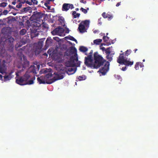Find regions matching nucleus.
Segmentation results:
<instances>
[{"mask_svg":"<svg viewBox=\"0 0 158 158\" xmlns=\"http://www.w3.org/2000/svg\"><path fill=\"white\" fill-rule=\"evenodd\" d=\"M64 72L63 70H60L57 72H55L53 74V78L46 81L44 76H41L38 77L37 80L40 84H51L56 81L62 79L64 77Z\"/></svg>","mask_w":158,"mask_h":158,"instance_id":"obj_1","label":"nucleus"},{"mask_svg":"<svg viewBox=\"0 0 158 158\" xmlns=\"http://www.w3.org/2000/svg\"><path fill=\"white\" fill-rule=\"evenodd\" d=\"M94 69H97L103 65L106 61L102 56L99 54L98 52H95L94 54Z\"/></svg>","mask_w":158,"mask_h":158,"instance_id":"obj_2","label":"nucleus"},{"mask_svg":"<svg viewBox=\"0 0 158 158\" xmlns=\"http://www.w3.org/2000/svg\"><path fill=\"white\" fill-rule=\"evenodd\" d=\"M124 53L120 54L118 59L117 60V62L121 64H123L127 66H131L134 63V61L131 60V59L125 58L124 56Z\"/></svg>","mask_w":158,"mask_h":158,"instance_id":"obj_3","label":"nucleus"},{"mask_svg":"<svg viewBox=\"0 0 158 158\" xmlns=\"http://www.w3.org/2000/svg\"><path fill=\"white\" fill-rule=\"evenodd\" d=\"M35 79V76L31 79V80L28 81L27 82H26L24 80L23 77H18L16 80V83L20 85H32L34 83V81Z\"/></svg>","mask_w":158,"mask_h":158,"instance_id":"obj_4","label":"nucleus"},{"mask_svg":"<svg viewBox=\"0 0 158 158\" xmlns=\"http://www.w3.org/2000/svg\"><path fill=\"white\" fill-rule=\"evenodd\" d=\"M45 40V38L41 39L38 42L35 48V55H38L40 54L42 51V49L43 47V43Z\"/></svg>","mask_w":158,"mask_h":158,"instance_id":"obj_5","label":"nucleus"},{"mask_svg":"<svg viewBox=\"0 0 158 158\" xmlns=\"http://www.w3.org/2000/svg\"><path fill=\"white\" fill-rule=\"evenodd\" d=\"M14 40V38L11 36L9 37L6 40V42L8 43V45L7 47V50L10 52H12L13 51L14 48L13 42Z\"/></svg>","mask_w":158,"mask_h":158,"instance_id":"obj_6","label":"nucleus"},{"mask_svg":"<svg viewBox=\"0 0 158 158\" xmlns=\"http://www.w3.org/2000/svg\"><path fill=\"white\" fill-rule=\"evenodd\" d=\"M84 63L87 67L94 69V62H93V58H90L89 57H85Z\"/></svg>","mask_w":158,"mask_h":158,"instance_id":"obj_7","label":"nucleus"},{"mask_svg":"<svg viewBox=\"0 0 158 158\" xmlns=\"http://www.w3.org/2000/svg\"><path fill=\"white\" fill-rule=\"evenodd\" d=\"M43 14L42 13L40 12H38L37 11H34L33 12V15L30 18V20H31V19H34L36 20V21H38L42 18Z\"/></svg>","mask_w":158,"mask_h":158,"instance_id":"obj_8","label":"nucleus"},{"mask_svg":"<svg viewBox=\"0 0 158 158\" xmlns=\"http://www.w3.org/2000/svg\"><path fill=\"white\" fill-rule=\"evenodd\" d=\"M64 29L60 27L56 28L51 32V33L53 35H61L64 32Z\"/></svg>","mask_w":158,"mask_h":158,"instance_id":"obj_9","label":"nucleus"},{"mask_svg":"<svg viewBox=\"0 0 158 158\" xmlns=\"http://www.w3.org/2000/svg\"><path fill=\"white\" fill-rule=\"evenodd\" d=\"M109 64L108 62H106L104 66L99 69L98 72H100L103 75H105L109 69Z\"/></svg>","mask_w":158,"mask_h":158,"instance_id":"obj_10","label":"nucleus"},{"mask_svg":"<svg viewBox=\"0 0 158 158\" xmlns=\"http://www.w3.org/2000/svg\"><path fill=\"white\" fill-rule=\"evenodd\" d=\"M13 72H14L12 71H11L8 73L6 72L4 75H3L4 81H6L11 80L14 77V76L12 75V73Z\"/></svg>","mask_w":158,"mask_h":158,"instance_id":"obj_11","label":"nucleus"},{"mask_svg":"<svg viewBox=\"0 0 158 158\" xmlns=\"http://www.w3.org/2000/svg\"><path fill=\"white\" fill-rule=\"evenodd\" d=\"M31 21L32 27H36L37 29L39 28L40 27V23L39 22L36 21V20L34 19V20H33L32 19H31Z\"/></svg>","mask_w":158,"mask_h":158,"instance_id":"obj_12","label":"nucleus"},{"mask_svg":"<svg viewBox=\"0 0 158 158\" xmlns=\"http://www.w3.org/2000/svg\"><path fill=\"white\" fill-rule=\"evenodd\" d=\"M36 69V67L34 65H31L27 72L29 73H32L35 74L37 73Z\"/></svg>","mask_w":158,"mask_h":158,"instance_id":"obj_13","label":"nucleus"},{"mask_svg":"<svg viewBox=\"0 0 158 158\" xmlns=\"http://www.w3.org/2000/svg\"><path fill=\"white\" fill-rule=\"evenodd\" d=\"M85 26L82 24V23H80L79 25L78 29L80 33H83L86 31Z\"/></svg>","mask_w":158,"mask_h":158,"instance_id":"obj_14","label":"nucleus"},{"mask_svg":"<svg viewBox=\"0 0 158 158\" xmlns=\"http://www.w3.org/2000/svg\"><path fill=\"white\" fill-rule=\"evenodd\" d=\"M23 77L26 82H27L28 81L30 80L33 77H31L29 73L27 72Z\"/></svg>","mask_w":158,"mask_h":158,"instance_id":"obj_15","label":"nucleus"},{"mask_svg":"<svg viewBox=\"0 0 158 158\" xmlns=\"http://www.w3.org/2000/svg\"><path fill=\"white\" fill-rule=\"evenodd\" d=\"M76 70L74 69L71 67H68L66 69V73L69 75H70L74 74L76 72Z\"/></svg>","mask_w":158,"mask_h":158,"instance_id":"obj_16","label":"nucleus"},{"mask_svg":"<svg viewBox=\"0 0 158 158\" xmlns=\"http://www.w3.org/2000/svg\"><path fill=\"white\" fill-rule=\"evenodd\" d=\"M102 16L104 18H108L109 20H110L113 18L112 15L109 12H108L107 14L105 12H103L102 14Z\"/></svg>","mask_w":158,"mask_h":158,"instance_id":"obj_17","label":"nucleus"},{"mask_svg":"<svg viewBox=\"0 0 158 158\" xmlns=\"http://www.w3.org/2000/svg\"><path fill=\"white\" fill-rule=\"evenodd\" d=\"M52 40L50 38H48L45 42V47L46 48H47L50 45H51V44L52 43Z\"/></svg>","mask_w":158,"mask_h":158,"instance_id":"obj_18","label":"nucleus"},{"mask_svg":"<svg viewBox=\"0 0 158 158\" xmlns=\"http://www.w3.org/2000/svg\"><path fill=\"white\" fill-rule=\"evenodd\" d=\"M6 67L4 64H2L0 66V72L2 74V75H4L6 70Z\"/></svg>","mask_w":158,"mask_h":158,"instance_id":"obj_19","label":"nucleus"},{"mask_svg":"<svg viewBox=\"0 0 158 158\" xmlns=\"http://www.w3.org/2000/svg\"><path fill=\"white\" fill-rule=\"evenodd\" d=\"M69 4L68 3H64L62 7V10L63 11H67L69 9Z\"/></svg>","mask_w":158,"mask_h":158,"instance_id":"obj_20","label":"nucleus"},{"mask_svg":"<svg viewBox=\"0 0 158 158\" xmlns=\"http://www.w3.org/2000/svg\"><path fill=\"white\" fill-rule=\"evenodd\" d=\"M22 56L23 57V58L24 60L25 59V56L23 54H22ZM29 65V62L27 60H24V65L23 66V68H25L26 67H28Z\"/></svg>","mask_w":158,"mask_h":158,"instance_id":"obj_21","label":"nucleus"},{"mask_svg":"<svg viewBox=\"0 0 158 158\" xmlns=\"http://www.w3.org/2000/svg\"><path fill=\"white\" fill-rule=\"evenodd\" d=\"M68 49H69V51H70V53H71L72 54H73L77 52V49L74 47H73L72 46L71 47Z\"/></svg>","mask_w":158,"mask_h":158,"instance_id":"obj_22","label":"nucleus"},{"mask_svg":"<svg viewBox=\"0 0 158 158\" xmlns=\"http://www.w3.org/2000/svg\"><path fill=\"white\" fill-rule=\"evenodd\" d=\"M90 21L89 20H85L84 21H82L81 23H82V24L86 27H89Z\"/></svg>","mask_w":158,"mask_h":158,"instance_id":"obj_23","label":"nucleus"},{"mask_svg":"<svg viewBox=\"0 0 158 158\" xmlns=\"http://www.w3.org/2000/svg\"><path fill=\"white\" fill-rule=\"evenodd\" d=\"M79 50L81 52H86L88 50V48L83 46H81L79 48Z\"/></svg>","mask_w":158,"mask_h":158,"instance_id":"obj_24","label":"nucleus"},{"mask_svg":"<svg viewBox=\"0 0 158 158\" xmlns=\"http://www.w3.org/2000/svg\"><path fill=\"white\" fill-rule=\"evenodd\" d=\"M31 36H33L34 37L37 36L39 35V33L37 30H34L31 32Z\"/></svg>","mask_w":158,"mask_h":158,"instance_id":"obj_25","label":"nucleus"},{"mask_svg":"<svg viewBox=\"0 0 158 158\" xmlns=\"http://www.w3.org/2000/svg\"><path fill=\"white\" fill-rule=\"evenodd\" d=\"M44 76L45 77V79H46V81H47L48 79L50 78H51L52 77V75L51 73L49 72Z\"/></svg>","mask_w":158,"mask_h":158,"instance_id":"obj_26","label":"nucleus"},{"mask_svg":"<svg viewBox=\"0 0 158 158\" xmlns=\"http://www.w3.org/2000/svg\"><path fill=\"white\" fill-rule=\"evenodd\" d=\"M102 41V39H98L94 41V43L97 45H99Z\"/></svg>","mask_w":158,"mask_h":158,"instance_id":"obj_27","label":"nucleus"},{"mask_svg":"<svg viewBox=\"0 0 158 158\" xmlns=\"http://www.w3.org/2000/svg\"><path fill=\"white\" fill-rule=\"evenodd\" d=\"M66 38H67V39H69V40H70L72 41H75L77 43V40L75 39L73 37L71 36H69L66 37Z\"/></svg>","mask_w":158,"mask_h":158,"instance_id":"obj_28","label":"nucleus"},{"mask_svg":"<svg viewBox=\"0 0 158 158\" xmlns=\"http://www.w3.org/2000/svg\"><path fill=\"white\" fill-rule=\"evenodd\" d=\"M71 55V53H70L69 49H67L64 53L65 56H69Z\"/></svg>","mask_w":158,"mask_h":158,"instance_id":"obj_29","label":"nucleus"},{"mask_svg":"<svg viewBox=\"0 0 158 158\" xmlns=\"http://www.w3.org/2000/svg\"><path fill=\"white\" fill-rule=\"evenodd\" d=\"M70 60L71 61H73V62L75 61H77L78 60V59L77 57H75L74 56H72L70 58Z\"/></svg>","mask_w":158,"mask_h":158,"instance_id":"obj_30","label":"nucleus"},{"mask_svg":"<svg viewBox=\"0 0 158 158\" xmlns=\"http://www.w3.org/2000/svg\"><path fill=\"white\" fill-rule=\"evenodd\" d=\"M49 71V69H42L41 71H40L41 73H45L48 72Z\"/></svg>","mask_w":158,"mask_h":158,"instance_id":"obj_31","label":"nucleus"},{"mask_svg":"<svg viewBox=\"0 0 158 158\" xmlns=\"http://www.w3.org/2000/svg\"><path fill=\"white\" fill-rule=\"evenodd\" d=\"M131 52V49L127 50L125 53V55L126 56H128Z\"/></svg>","mask_w":158,"mask_h":158,"instance_id":"obj_32","label":"nucleus"},{"mask_svg":"<svg viewBox=\"0 0 158 158\" xmlns=\"http://www.w3.org/2000/svg\"><path fill=\"white\" fill-rule=\"evenodd\" d=\"M58 21L60 22V23H64V18L61 16H59L58 18Z\"/></svg>","mask_w":158,"mask_h":158,"instance_id":"obj_33","label":"nucleus"},{"mask_svg":"<svg viewBox=\"0 0 158 158\" xmlns=\"http://www.w3.org/2000/svg\"><path fill=\"white\" fill-rule=\"evenodd\" d=\"M30 10V7H26L24 8L22 10V12H24L28 11Z\"/></svg>","mask_w":158,"mask_h":158,"instance_id":"obj_34","label":"nucleus"},{"mask_svg":"<svg viewBox=\"0 0 158 158\" xmlns=\"http://www.w3.org/2000/svg\"><path fill=\"white\" fill-rule=\"evenodd\" d=\"M26 23L28 27H30L32 26V24H31V21L30 20V19L29 20H27L26 21Z\"/></svg>","mask_w":158,"mask_h":158,"instance_id":"obj_35","label":"nucleus"},{"mask_svg":"<svg viewBox=\"0 0 158 158\" xmlns=\"http://www.w3.org/2000/svg\"><path fill=\"white\" fill-rule=\"evenodd\" d=\"M7 3L6 2H3L0 3V7H5L7 6Z\"/></svg>","mask_w":158,"mask_h":158,"instance_id":"obj_36","label":"nucleus"},{"mask_svg":"<svg viewBox=\"0 0 158 158\" xmlns=\"http://www.w3.org/2000/svg\"><path fill=\"white\" fill-rule=\"evenodd\" d=\"M107 59L110 61H111L112 60V57H111V56L110 54H107L106 56Z\"/></svg>","mask_w":158,"mask_h":158,"instance_id":"obj_37","label":"nucleus"},{"mask_svg":"<svg viewBox=\"0 0 158 158\" xmlns=\"http://www.w3.org/2000/svg\"><path fill=\"white\" fill-rule=\"evenodd\" d=\"M26 32V30L25 29H22L20 31V34L21 35H24Z\"/></svg>","mask_w":158,"mask_h":158,"instance_id":"obj_38","label":"nucleus"},{"mask_svg":"<svg viewBox=\"0 0 158 158\" xmlns=\"http://www.w3.org/2000/svg\"><path fill=\"white\" fill-rule=\"evenodd\" d=\"M109 38L106 36H104L103 37V39L105 42H106L109 40Z\"/></svg>","mask_w":158,"mask_h":158,"instance_id":"obj_39","label":"nucleus"},{"mask_svg":"<svg viewBox=\"0 0 158 158\" xmlns=\"http://www.w3.org/2000/svg\"><path fill=\"white\" fill-rule=\"evenodd\" d=\"M111 52L110 48H108L105 49V53L106 55L110 54Z\"/></svg>","mask_w":158,"mask_h":158,"instance_id":"obj_40","label":"nucleus"},{"mask_svg":"<svg viewBox=\"0 0 158 158\" xmlns=\"http://www.w3.org/2000/svg\"><path fill=\"white\" fill-rule=\"evenodd\" d=\"M139 62H137L135 65V69L136 70H137L139 69Z\"/></svg>","mask_w":158,"mask_h":158,"instance_id":"obj_41","label":"nucleus"},{"mask_svg":"<svg viewBox=\"0 0 158 158\" xmlns=\"http://www.w3.org/2000/svg\"><path fill=\"white\" fill-rule=\"evenodd\" d=\"M81 10L84 13L86 14L87 13V10L86 9H85L82 7H81Z\"/></svg>","mask_w":158,"mask_h":158,"instance_id":"obj_42","label":"nucleus"},{"mask_svg":"<svg viewBox=\"0 0 158 158\" xmlns=\"http://www.w3.org/2000/svg\"><path fill=\"white\" fill-rule=\"evenodd\" d=\"M93 51L91 50L90 52L89 53V54L86 57H89L90 58H93Z\"/></svg>","mask_w":158,"mask_h":158,"instance_id":"obj_43","label":"nucleus"},{"mask_svg":"<svg viewBox=\"0 0 158 158\" xmlns=\"http://www.w3.org/2000/svg\"><path fill=\"white\" fill-rule=\"evenodd\" d=\"M85 76H80L79 77L78 79L80 81H82L84 80L85 79Z\"/></svg>","mask_w":158,"mask_h":158,"instance_id":"obj_44","label":"nucleus"},{"mask_svg":"<svg viewBox=\"0 0 158 158\" xmlns=\"http://www.w3.org/2000/svg\"><path fill=\"white\" fill-rule=\"evenodd\" d=\"M34 5H37L38 4V1L37 0H31Z\"/></svg>","mask_w":158,"mask_h":158,"instance_id":"obj_45","label":"nucleus"},{"mask_svg":"<svg viewBox=\"0 0 158 158\" xmlns=\"http://www.w3.org/2000/svg\"><path fill=\"white\" fill-rule=\"evenodd\" d=\"M76 11H73L72 15H73V17L74 18H77V16H76Z\"/></svg>","mask_w":158,"mask_h":158,"instance_id":"obj_46","label":"nucleus"},{"mask_svg":"<svg viewBox=\"0 0 158 158\" xmlns=\"http://www.w3.org/2000/svg\"><path fill=\"white\" fill-rule=\"evenodd\" d=\"M22 6V4L20 2H19L18 5H17L16 6V7L18 8H20Z\"/></svg>","mask_w":158,"mask_h":158,"instance_id":"obj_47","label":"nucleus"},{"mask_svg":"<svg viewBox=\"0 0 158 158\" xmlns=\"http://www.w3.org/2000/svg\"><path fill=\"white\" fill-rule=\"evenodd\" d=\"M69 4V9H72L74 8L73 4Z\"/></svg>","mask_w":158,"mask_h":158,"instance_id":"obj_48","label":"nucleus"},{"mask_svg":"<svg viewBox=\"0 0 158 158\" xmlns=\"http://www.w3.org/2000/svg\"><path fill=\"white\" fill-rule=\"evenodd\" d=\"M26 2V3L29 4L30 5H32V2L31 1V2H30L29 1L27 0Z\"/></svg>","mask_w":158,"mask_h":158,"instance_id":"obj_49","label":"nucleus"},{"mask_svg":"<svg viewBox=\"0 0 158 158\" xmlns=\"http://www.w3.org/2000/svg\"><path fill=\"white\" fill-rule=\"evenodd\" d=\"M8 13V11L7 10H5L3 11V14L4 15H6Z\"/></svg>","mask_w":158,"mask_h":158,"instance_id":"obj_50","label":"nucleus"},{"mask_svg":"<svg viewBox=\"0 0 158 158\" xmlns=\"http://www.w3.org/2000/svg\"><path fill=\"white\" fill-rule=\"evenodd\" d=\"M18 2L22 3H24L26 1V0H18Z\"/></svg>","mask_w":158,"mask_h":158,"instance_id":"obj_51","label":"nucleus"},{"mask_svg":"<svg viewBox=\"0 0 158 158\" xmlns=\"http://www.w3.org/2000/svg\"><path fill=\"white\" fill-rule=\"evenodd\" d=\"M127 69V67L126 66H125L124 67H123L122 68V70L123 71H125Z\"/></svg>","mask_w":158,"mask_h":158,"instance_id":"obj_52","label":"nucleus"},{"mask_svg":"<svg viewBox=\"0 0 158 158\" xmlns=\"http://www.w3.org/2000/svg\"><path fill=\"white\" fill-rule=\"evenodd\" d=\"M8 6L10 9H15V8L13 6H11L10 5H9Z\"/></svg>","mask_w":158,"mask_h":158,"instance_id":"obj_53","label":"nucleus"},{"mask_svg":"<svg viewBox=\"0 0 158 158\" xmlns=\"http://www.w3.org/2000/svg\"><path fill=\"white\" fill-rule=\"evenodd\" d=\"M139 65L140 66L141 68H142L144 66L143 64L142 63H139Z\"/></svg>","mask_w":158,"mask_h":158,"instance_id":"obj_54","label":"nucleus"},{"mask_svg":"<svg viewBox=\"0 0 158 158\" xmlns=\"http://www.w3.org/2000/svg\"><path fill=\"white\" fill-rule=\"evenodd\" d=\"M69 28H67L66 29V33H69Z\"/></svg>","mask_w":158,"mask_h":158,"instance_id":"obj_55","label":"nucleus"},{"mask_svg":"<svg viewBox=\"0 0 158 158\" xmlns=\"http://www.w3.org/2000/svg\"><path fill=\"white\" fill-rule=\"evenodd\" d=\"M121 3V2H118V3H117V4H116V6H117V7H118V6L120 5V4Z\"/></svg>","mask_w":158,"mask_h":158,"instance_id":"obj_56","label":"nucleus"},{"mask_svg":"<svg viewBox=\"0 0 158 158\" xmlns=\"http://www.w3.org/2000/svg\"><path fill=\"white\" fill-rule=\"evenodd\" d=\"M0 80L2 81L3 80V76L2 75H0Z\"/></svg>","mask_w":158,"mask_h":158,"instance_id":"obj_57","label":"nucleus"},{"mask_svg":"<svg viewBox=\"0 0 158 158\" xmlns=\"http://www.w3.org/2000/svg\"><path fill=\"white\" fill-rule=\"evenodd\" d=\"M80 14L79 13H76V16H77V17H78L80 16Z\"/></svg>","mask_w":158,"mask_h":158,"instance_id":"obj_58","label":"nucleus"},{"mask_svg":"<svg viewBox=\"0 0 158 158\" xmlns=\"http://www.w3.org/2000/svg\"><path fill=\"white\" fill-rule=\"evenodd\" d=\"M48 3H45L44 5L46 7H47L48 6Z\"/></svg>","mask_w":158,"mask_h":158,"instance_id":"obj_59","label":"nucleus"},{"mask_svg":"<svg viewBox=\"0 0 158 158\" xmlns=\"http://www.w3.org/2000/svg\"><path fill=\"white\" fill-rule=\"evenodd\" d=\"M57 39H58V37H54L53 38V39L55 40H57Z\"/></svg>","mask_w":158,"mask_h":158,"instance_id":"obj_60","label":"nucleus"},{"mask_svg":"<svg viewBox=\"0 0 158 158\" xmlns=\"http://www.w3.org/2000/svg\"><path fill=\"white\" fill-rule=\"evenodd\" d=\"M105 49V48L104 47H102V50H104L105 51V49Z\"/></svg>","mask_w":158,"mask_h":158,"instance_id":"obj_61","label":"nucleus"},{"mask_svg":"<svg viewBox=\"0 0 158 158\" xmlns=\"http://www.w3.org/2000/svg\"><path fill=\"white\" fill-rule=\"evenodd\" d=\"M47 7V8H48V9L49 10V9H50V7H50V6H48Z\"/></svg>","mask_w":158,"mask_h":158,"instance_id":"obj_62","label":"nucleus"},{"mask_svg":"<svg viewBox=\"0 0 158 158\" xmlns=\"http://www.w3.org/2000/svg\"><path fill=\"white\" fill-rule=\"evenodd\" d=\"M137 49H135V50H134V52L135 53H136V51L137 50Z\"/></svg>","mask_w":158,"mask_h":158,"instance_id":"obj_63","label":"nucleus"},{"mask_svg":"<svg viewBox=\"0 0 158 158\" xmlns=\"http://www.w3.org/2000/svg\"><path fill=\"white\" fill-rule=\"evenodd\" d=\"M43 55L44 56H47L48 55L46 53H44V54Z\"/></svg>","mask_w":158,"mask_h":158,"instance_id":"obj_64","label":"nucleus"}]
</instances>
